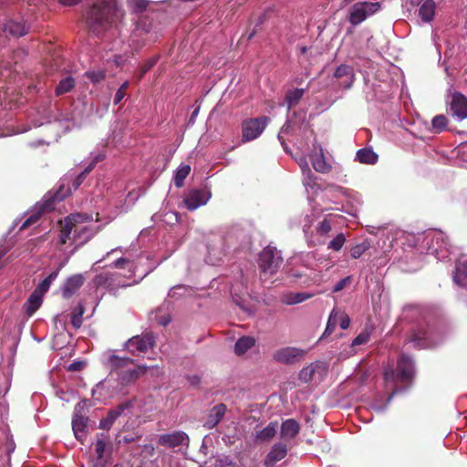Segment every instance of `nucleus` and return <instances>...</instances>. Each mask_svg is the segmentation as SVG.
I'll return each mask as SVG.
<instances>
[{"instance_id": "obj_10", "label": "nucleus", "mask_w": 467, "mask_h": 467, "mask_svg": "<svg viewBox=\"0 0 467 467\" xmlns=\"http://www.w3.org/2000/svg\"><path fill=\"white\" fill-rule=\"evenodd\" d=\"M267 121L266 117L244 120L242 124V140L247 142L258 138L265 130Z\"/></svg>"}, {"instance_id": "obj_21", "label": "nucleus", "mask_w": 467, "mask_h": 467, "mask_svg": "<svg viewBox=\"0 0 467 467\" xmlns=\"http://www.w3.org/2000/svg\"><path fill=\"white\" fill-rule=\"evenodd\" d=\"M28 31L26 24L15 20H7L0 24V34L12 36H25Z\"/></svg>"}, {"instance_id": "obj_20", "label": "nucleus", "mask_w": 467, "mask_h": 467, "mask_svg": "<svg viewBox=\"0 0 467 467\" xmlns=\"http://www.w3.org/2000/svg\"><path fill=\"white\" fill-rule=\"evenodd\" d=\"M334 78L342 79L340 82L342 88H350L355 80L354 69L349 65L341 64L336 68L334 72Z\"/></svg>"}, {"instance_id": "obj_6", "label": "nucleus", "mask_w": 467, "mask_h": 467, "mask_svg": "<svg viewBox=\"0 0 467 467\" xmlns=\"http://www.w3.org/2000/svg\"><path fill=\"white\" fill-rule=\"evenodd\" d=\"M283 263L281 252L275 247L267 246L259 254L261 279L266 281L275 275Z\"/></svg>"}, {"instance_id": "obj_41", "label": "nucleus", "mask_w": 467, "mask_h": 467, "mask_svg": "<svg viewBox=\"0 0 467 467\" xmlns=\"http://www.w3.org/2000/svg\"><path fill=\"white\" fill-rule=\"evenodd\" d=\"M75 86V80L71 77H67L60 80L56 88V95L60 96L69 92Z\"/></svg>"}, {"instance_id": "obj_36", "label": "nucleus", "mask_w": 467, "mask_h": 467, "mask_svg": "<svg viewBox=\"0 0 467 467\" xmlns=\"http://www.w3.org/2000/svg\"><path fill=\"white\" fill-rule=\"evenodd\" d=\"M52 208V204L46 202L44 204H41L40 207L36 208V211L32 213L22 223L20 226V230L26 229V227L30 226L31 224L35 223L38 221L39 217L41 216V213L44 212L45 209H50Z\"/></svg>"}, {"instance_id": "obj_14", "label": "nucleus", "mask_w": 467, "mask_h": 467, "mask_svg": "<svg viewBox=\"0 0 467 467\" xmlns=\"http://www.w3.org/2000/svg\"><path fill=\"white\" fill-rule=\"evenodd\" d=\"M304 350L294 348V347H285L280 349H277L274 355L273 358L275 361L283 363V364H294L301 359L304 355Z\"/></svg>"}, {"instance_id": "obj_42", "label": "nucleus", "mask_w": 467, "mask_h": 467, "mask_svg": "<svg viewBox=\"0 0 467 467\" xmlns=\"http://www.w3.org/2000/svg\"><path fill=\"white\" fill-rule=\"evenodd\" d=\"M149 3L148 0H127V6L131 13L140 14L147 9Z\"/></svg>"}, {"instance_id": "obj_50", "label": "nucleus", "mask_w": 467, "mask_h": 467, "mask_svg": "<svg viewBox=\"0 0 467 467\" xmlns=\"http://www.w3.org/2000/svg\"><path fill=\"white\" fill-rule=\"evenodd\" d=\"M106 439L107 436L104 433H99L97 435L95 449L99 459H101L104 456V452L106 450Z\"/></svg>"}, {"instance_id": "obj_46", "label": "nucleus", "mask_w": 467, "mask_h": 467, "mask_svg": "<svg viewBox=\"0 0 467 467\" xmlns=\"http://www.w3.org/2000/svg\"><path fill=\"white\" fill-rule=\"evenodd\" d=\"M312 296H313L312 294L306 293V292L296 293V294L290 295L285 299V303L287 305L299 304V303H302V302L311 298Z\"/></svg>"}, {"instance_id": "obj_33", "label": "nucleus", "mask_w": 467, "mask_h": 467, "mask_svg": "<svg viewBox=\"0 0 467 467\" xmlns=\"http://www.w3.org/2000/svg\"><path fill=\"white\" fill-rule=\"evenodd\" d=\"M243 289H244V285L239 283H235L231 287V294L234 301L237 306H240L244 312L249 315L254 314V310L245 306L244 301L241 298V294H243Z\"/></svg>"}, {"instance_id": "obj_61", "label": "nucleus", "mask_w": 467, "mask_h": 467, "mask_svg": "<svg viewBox=\"0 0 467 467\" xmlns=\"http://www.w3.org/2000/svg\"><path fill=\"white\" fill-rule=\"evenodd\" d=\"M150 271H151V269H149V270H146V271H143V272L140 273L139 279L138 280H134L133 282H119L117 284V286L126 287V286H129V285H132L134 283H137L140 280H141L144 276H146Z\"/></svg>"}, {"instance_id": "obj_15", "label": "nucleus", "mask_w": 467, "mask_h": 467, "mask_svg": "<svg viewBox=\"0 0 467 467\" xmlns=\"http://www.w3.org/2000/svg\"><path fill=\"white\" fill-rule=\"evenodd\" d=\"M310 161L313 168L319 173H327L332 166L325 157L324 150L319 144H315L310 154Z\"/></svg>"}, {"instance_id": "obj_2", "label": "nucleus", "mask_w": 467, "mask_h": 467, "mask_svg": "<svg viewBox=\"0 0 467 467\" xmlns=\"http://www.w3.org/2000/svg\"><path fill=\"white\" fill-rule=\"evenodd\" d=\"M92 218L86 213H73L60 223L57 244H75L76 247L87 243L98 231L99 227L87 224Z\"/></svg>"}, {"instance_id": "obj_28", "label": "nucleus", "mask_w": 467, "mask_h": 467, "mask_svg": "<svg viewBox=\"0 0 467 467\" xmlns=\"http://www.w3.org/2000/svg\"><path fill=\"white\" fill-rule=\"evenodd\" d=\"M299 430L298 422L293 419H288L281 425V437L285 441H289L297 435Z\"/></svg>"}, {"instance_id": "obj_22", "label": "nucleus", "mask_w": 467, "mask_h": 467, "mask_svg": "<svg viewBox=\"0 0 467 467\" xmlns=\"http://www.w3.org/2000/svg\"><path fill=\"white\" fill-rule=\"evenodd\" d=\"M85 278L81 274L69 276L64 283L61 291L65 298L71 297L84 284Z\"/></svg>"}, {"instance_id": "obj_39", "label": "nucleus", "mask_w": 467, "mask_h": 467, "mask_svg": "<svg viewBox=\"0 0 467 467\" xmlns=\"http://www.w3.org/2000/svg\"><path fill=\"white\" fill-rule=\"evenodd\" d=\"M338 315H339V312L336 308H334L331 311V313L328 317L326 329H325L322 337H320V339L327 336L331 335L334 332V330L337 327V320H338Z\"/></svg>"}, {"instance_id": "obj_43", "label": "nucleus", "mask_w": 467, "mask_h": 467, "mask_svg": "<svg viewBox=\"0 0 467 467\" xmlns=\"http://www.w3.org/2000/svg\"><path fill=\"white\" fill-rule=\"evenodd\" d=\"M190 171L191 168L189 165H182L177 170L173 179L176 187L181 188L183 185L184 180L189 175Z\"/></svg>"}, {"instance_id": "obj_64", "label": "nucleus", "mask_w": 467, "mask_h": 467, "mask_svg": "<svg viewBox=\"0 0 467 467\" xmlns=\"http://www.w3.org/2000/svg\"><path fill=\"white\" fill-rule=\"evenodd\" d=\"M58 395L62 400L69 402L71 398L74 396V392L72 390L70 392H66V393L63 391H60V392H58Z\"/></svg>"}, {"instance_id": "obj_55", "label": "nucleus", "mask_w": 467, "mask_h": 467, "mask_svg": "<svg viewBox=\"0 0 467 467\" xmlns=\"http://www.w3.org/2000/svg\"><path fill=\"white\" fill-rule=\"evenodd\" d=\"M86 76L88 79H90L93 83H99L105 78V72L104 71H87Z\"/></svg>"}, {"instance_id": "obj_47", "label": "nucleus", "mask_w": 467, "mask_h": 467, "mask_svg": "<svg viewBox=\"0 0 467 467\" xmlns=\"http://www.w3.org/2000/svg\"><path fill=\"white\" fill-rule=\"evenodd\" d=\"M190 292H191V289L188 286H185L182 285H178L173 286L170 290L168 296L170 298L178 299V298H181V297L190 294Z\"/></svg>"}, {"instance_id": "obj_58", "label": "nucleus", "mask_w": 467, "mask_h": 467, "mask_svg": "<svg viewBox=\"0 0 467 467\" xmlns=\"http://www.w3.org/2000/svg\"><path fill=\"white\" fill-rule=\"evenodd\" d=\"M350 276H347L345 278L340 279L338 282L335 284L333 287V292L337 293L343 290L346 287V285L350 283Z\"/></svg>"}, {"instance_id": "obj_25", "label": "nucleus", "mask_w": 467, "mask_h": 467, "mask_svg": "<svg viewBox=\"0 0 467 467\" xmlns=\"http://www.w3.org/2000/svg\"><path fill=\"white\" fill-rule=\"evenodd\" d=\"M88 418L85 415H73L72 431L78 441L84 442L87 434Z\"/></svg>"}, {"instance_id": "obj_51", "label": "nucleus", "mask_w": 467, "mask_h": 467, "mask_svg": "<svg viewBox=\"0 0 467 467\" xmlns=\"http://www.w3.org/2000/svg\"><path fill=\"white\" fill-rule=\"evenodd\" d=\"M314 372H315V366L313 364L309 365L300 370L299 379L302 382L307 383L312 379Z\"/></svg>"}, {"instance_id": "obj_9", "label": "nucleus", "mask_w": 467, "mask_h": 467, "mask_svg": "<svg viewBox=\"0 0 467 467\" xmlns=\"http://www.w3.org/2000/svg\"><path fill=\"white\" fill-rule=\"evenodd\" d=\"M410 342L414 347L425 348L436 346L439 340L436 338L435 331L430 329L428 324L422 323L413 329Z\"/></svg>"}, {"instance_id": "obj_35", "label": "nucleus", "mask_w": 467, "mask_h": 467, "mask_svg": "<svg viewBox=\"0 0 467 467\" xmlns=\"http://www.w3.org/2000/svg\"><path fill=\"white\" fill-rule=\"evenodd\" d=\"M306 92V88H294L287 91L285 95V103L287 104L288 111L297 105L300 99L303 98Z\"/></svg>"}, {"instance_id": "obj_32", "label": "nucleus", "mask_w": 467, "mask_h": 467, "mask_svg": "<svg viewBox=\"0 0 467 467\" xmlns=\"http://www.w3.org/2000/svg\"><path fill=\"white\" fill-rule=\"evenodd\" d=\"M378 158V154L370 148L360 149L356 153V161L363 164H375Z\"/></svg>"}, {"instance_id": "obj_63", "label": "nucleus", "mask_w": 467, "mask_h": 467, "mask_svg": "<svg viewBox=\"0 0 467 467\" xmlns=\"http://www.w3.org/2000/svg\"><path fill=\"white\" fill-rule=\"evenodd\" d=\"M126 96V92L123 91L122 89H118L115 96H114V99H113V102L115 105H118L121 102V100L125 98Z\"/></svg>"}, {"instance_id": "obj_12", "label": "nucleus", "mask_w": 467, "mask_h": 467, "mask_svg": "<svg viewBox=\"0 0 467 467\" xmlns=\"http://www.w3.org/2000/svg\"><path fill=\"white\" fill-rule=\"evenodd\" d=\"M210 198V192L202 189H194L186 194L183 202L188 210L194 211L199 207L205 205Z\"/></svg>"}, {"instance_id": "obj_27", "label": "nucleus", "mask_w": 467, "mask_h": 467, "mask_svg": "<svg viewBox=\"0 0 467 467\" xmlns=\"http://www.w3.org/2000/svg\"><path fill=\"white\" fill-rule=\"evenodd\" d=\"M44 295L39 293L37 290H34L26 303L23 306V309L28 317H31L42 305Z\"/></svg>"}, {"instance_id": "obj_24", "label": "nucleus", "mask_w": 467, "mask_h": 467, "mask_svg": "<svg viewBox=\"0 0 467 467\" xmlns=\"http://www.w3.org/2000/svg\"><path fill=\"white\" fill-rule=\"evenodd\" d=\"M130 407V403H123L116 407L115 409L109 411L107 417L103 418L99 421V429L109 430L115 420L124 412L126 409Z\"/></svg>"}, {"instance_id": "obj_18", "label": "nucleus", "mask_w": 467, "mask_h": 467, "mask_svg": "<svg viewBox=\"0 0 467 467\" xmlns=\"http://www.w3.org/2000/svg\"><path fill=\"white\" fill-rule=\"evenodd\" d=\"M187 441V434L182 431L161 434L158 439L159 443L167 448H174L182 445Z\"/></svg>"}, {"instance_id": "obj_8", "label": "nucleus", "mask_w": 467, "mask_h": 467, "mask_svg": "<svg viewBox=\"0 0 467 467\" xmlns=\"http://www.w3.org/2000/svg\"><path fill=\"white\" fill-rule=\"evenodd\" d=\"M157 37L156 34L151 32L146 21L141 20L136 24L130 35V47L138 51L147 43L155 42Z\"/></svg>"}, {"instance_id": "obj_48", "label": "nucleus", "mask_w": 467, "mask_h": 467, "mask_svg": "<svg viewBox=\"0 0 467 467\" xmlns=\"http://www.w3.org/2000/svg\"><path fill=\"white\" fill-rule=\"evenodd\" d=\"M447 126V119L443 115H437L431 120L432 130L440 133L445 130Z\"/></svg>"}, {"instance_id": "obj_3", "label": "nucleus", "mask_w": 467, "mask_h": 467, "mask_svg": "<svg viewBox=\"0 0 467 467\" xmlns=\"http://www.w3.org/2000/svg\"><path fill=\"white\" fill-rule=\"evenodd\" d=\"M414 362L412 358L405 354L401 355L398 362V371L390 366L385 368L383 376L386 388H394V390L387 400V404H389L393 397L400 391V389L396 387L397 381L406 382L410 380L414 375Z\"/></svg>"}, {"instance_id": "obj_56", "label": "nucleus", "mask_w": 467, "mask_h": 467, "mask_svg": "<svg viewBox=\"0 0 467 467\" xmlns=\"http://www.w3.org/2000/svg\"><path fill=\"white\" fill-rule=\"evenodd\" d=\"M297 163L302 171V174H309L311 169L308 164V161L306 156H302L297 160Z\"/></svg>"}, {"instance_id": "obj_54", "label": "nucleus", "mask_w": 467, "mask_h": 467, "mask_svg": "<svg viewBox=\"0 0 467 467\" xmlns=\"http://www.w3.org/2000/svg\"><path fill=\"white\" fill-rule=\"evenodd\" d=\"M159 57H152L149 58L145 64L141 67V72L139 76V79L142 78L143 76L152 67L156 65Z\"/></svg>"}, {"instance_id": "obj_44", "label": "nucleus", "mask_w": 467, "mask_h": 467, "mask_svg": "<svg viewBox=\"0 0 467 467\" xmlns=\"http://www.w3.org/2000/svg\"><path fill=\"white\" fill-rule=\"evenodd\" d=\"M317 176L310 171L309 174L303 175V184L306 188V191L309 192L310 191L314 193L318 190V185L317 183Z\"/></svg>"}, {"instance_id": "obj_17", "label": "nucleus", "mask_w": 467, "mask_h": 467, "mask_svg": "<svg viewBox=\"0 0 467 467\" xmlns=\"http://www.w3.org/2000/svg\"><path fill=\"white\" fill-rule=\"evenodd\" d=\"M6 407L0 403V438L6 440V455L5 462L10 461V454L15 451L16 445L13 441H9V429L5 423Z\"/></svg>"}, {"instance_id": "obj_34", "label": "nucleus", "mask_w": 467, "mask_h": 467, "mask_svg": "<svg viewBox=\"0 0 467 467\" xmlns=\"http://www.w3.org/2000/svg\"><path fill=\"white\" fill-rule=\"evenodd\" d=\"M277 429L276 421L270 422L265 428L256 432L255 439L263 442L269 441L275 436Z\"/></svg>"}, {"instance_id": "obj_31", "label": "nucleus", "mask_w": 467, "mask_h": 467, "mask_svg": "<svg viewBox=\"0 0 467 467\" xmlns=\"http://www.w3.org/2000/svg\"><path fill=\"white\" fill-rule=\"evenodd\" d=\"M467 277V257H463L460 259L455 266V272L453 275L454 282L461 285L464 286V279Z\"/></svg>"}, {"instance_id": "obj_29", "label": "nucleus", "mask_w": 467, "mask_h": 467, "mask_svg": "<svg viewBox=\"0 0 467 467\" xmlns=\"http://www.w3.org/2000/svg\"><path fill=\"white\" fill-rule=\"evenodd\" d=\"M104 158H105V154L102 153V152L96 153L93 156V160L88 165V167L77 178H75L73 180V182H72V188H73L74 191L78 189V187L84 182V180L86 178V175L94 168L96 163H98L99 161L104 160Z\"/></svg>"}, {"instance_id": "obj_1", "label": "nucleus", "mask_w": 467, "mask_h": 467, "mask_svg": "<svg viewBox=\"0 0 467 467\" xmlns=\"http://www.w3.org/2000/svg\"><path fill=\"white\" fill-rule=\"evenodd\" d=\"M124 16L118 0H96L87 14V23L97 36L107 32L115 36L119 32Z\"/></svg>"}, {"instance_id": "obj_60", "label": "nucleus", "mask_w": 467, "mask_h": 467, "mask_svg": "<svg viewBox=\"0 0 467 467\" xmlns=\"http://www.w3.org/2000/svg\"><path fill=\"white\" fill-rule=\"evenodd\" d=\"M338 319H339V327L342 328V329H347L349 327V324H350V318L348 317V315L346 314H340L338 315Z\"/></svg>"}, {"instance_id": "obj_57", "label": "nucleus", "mask_w": 467, "mask_h": 467, "mask_svg": "<svg viewBox=\"0 0 467 467\" xmlns=\"http://www.w3.org/2000/svg\"><path fill=\"white\" fill-rule=\"evenodd\" d=\"M331 230L330 222L327 219H324L322 222L318 223L317 232L321 235L327 234Z\"/></svg>"}, {"instance_id": "obj_62", "label": "nucleus", "mask_w": 467, "mask_h": 467, "mask_svg": "<svg viewBox=\"0 0 467 467\" xmlns=\"http://www.w3.org/2000/svg\"><path fill=\"white\" fill-rule=\"evenodd\" d=\"M86 408H87V401L86 400L79 401L75 407L73 415H85Z\"/></svg>"}, {"instance_id": "obj_13", "label": "nucleus", "mask_w": 467, "mask_h": 467, "mask_svg": "<svg viewBox=\"0 0 467 467\" xmlns=\"http://www.w3.org/2000/svg\"><path fill=\"white\" fill-rule=\"evenodd\" d=\"M419 6L418 15L421 21L430 23L436 13V3L433 0H407L406 6Z\"/></svg>"}, {"instance_id": "obj_30", "label": "nucleus", "mask_w": 467, "mask_h": 467, "mask_svg": "<svg viewBox=\"0 0 467 467\" xmlns=\"http://www.w3.org/2000/svg\"><path fill=\"white\" fill-rule=\"evenodd\" d=\"M256 340L254 337H241L234 345V353L237 356L245 354L249 349L255 346Z\"/></svg>"}, {"instance_id": "obj_53", "label": "nucleus", "mask_w": 467, "mask_h": 467, "mask_svg": "<svg viewBox=\"0 0 467 467\" xmlns=\"http://www.w3.org/2000/svg\"><path fill=\"white\" fill-rule=\"evenodd\" d=\"M370 337V333L368 331H362L359 333L352 341V347L360 346L366 344Z\"/></svg>"}, {"instance_id": "obj_19", "label": "nucleus", "mask_w": 467, "mask_h": 467, "mask_svg": "<svg viewBox=\"0 0 467 467\" xmlns=\"http://www.w3.org/2000/svg\"><path fill=\"white\" fill-rule=\"evenodd\" d=\"M225 253L226 252L223 246V241L219 239L215 244H208L205 262L208 265H215L222 261L223 257L225 255Z\"/></svg>"}, {"instance_id": "obj_59", "label": "nucleus", "mask_w": 467, "mask_h": 467, "mask_svg": "<svg viewBox=\"0 0 467 467\" xmlns=\"http://www.w3.org/2000/svg\"><path fill=\"white\" fill-rule=\"evenodd\" d=\"M113 277V275H109V274H101L97 276L96 278V281L98 283V285H106L108 286H110L111 285V279Z\"/></svg>"}, {"instance_id": "obj_16", "label": "nucleus", "mask_w": 467, "mask_h": 467, "mask_svg": "<svg viewBox=\"0 0 467 467\" xmlns=\"http://www.w3.org/2000/svg\"><path fill=\"white\" fill-rule=\"evenodd\" d=\"M450 109L457 120L467 119V98L462 93L455 92L451 97Z\"/></svg>"}, {"instance_id": "obj_40", "label": "nucleus", "mask_w": 467, "mask_h": 467, "mask_svg": "<svg viewBox=\"0 0 467 467\" xmlns=\"http://www.w3.org/2000/svg\"><path fill=\"white\" fill-rule=\"evenodd\" d=\"M59 269L51 272L35 289L45 295L48 291L50 285L57 277Z\"/></svg>"}, {"instance_id": "obj_52", "label": "nucleus", "mask_w": 467, "mask_h": 467, "mask_svg": "<svg viewBox=\"0 0 467 467\" xmlns=\"http://www.w3.org/2000/svg\"><path fill=\"white\" fill-rule=\"evenodd\" d=\"M345 242V235L343 234H338L333 240L329 242L327 248L334 251H339L344 245Z\"/></svg>"}, {"instance_id": "obj_49", "label": "nucleus", "mask_w": 467, "mask_h": 467, "mask_svg": "<svg viewBox=\"0 0 467 467\" xmlns=\"http://www.w3.org/2000/svg\"><path fill=\"white\" fill-rule=\"evenodd\" d=\"M84 314V308L82 305H78L71 314V324L75 328H79L82 325V316Z\"/></svg>"}, {"instance_id": "obj_4", "label": "nucleus", "mask_w": 467, "mask_h": 467, "mask_svg": "<svg viewBox=\"0 0 467 467\" xmlns=\"http://www.w3.org/2000/svg\"><path fill=\"white\" fill-rule=\"evenodd\" d=\"M418 241H422L426 245L428 254L434 255L438 260L451 259V245L447 235L441 231H431L420 235Z\"/></svg>"}, {"instance_id": "obj_38", "label": "nucleus", "mask_w": 467, "mask_h": 467, "mask_svg": "<svg viewBox=\"0 0 467 467\" xmlns=\"http://www.w3.org/2000/svg\"><path fill=\"white\" fill-rule=\"evenodd\" d=\"M112 265L116 268H128L130 274V276L134 275L136 272H139V266L135 265L133 261H130V259L126 257H120L117 259Z\"/></svg>"}, {"instance_id": "obj_45", "label": "nucleus", "mask_w": 467, "mask_h": 467, "mask_svg": "<svg viewBox=\"0 0 467 467\" xmlns=\"http://www.w3.org/2000/svg\"><path fill=\"white\" fill-rule=\"evenodd\" d=\"M370 248V243L368 240H365L360 244L354 245L350 249V255L354 259L359 258L366 251Z\"/></svg>"}, {"instance_id": "obj_23", "label": "nucleus", "mask_w": 467, "mask_h": 467, "mask_svg": "<svg viewBox=\"0 0 467 467\" xmlns=\"http://www.w3.org/2000/svg\"><path fill=\"white\" fill-rule=\"evenodd\" d=\"M227 410L226 406L223 403L215 405L211 410L207 417V420L203 423V427L207 430L214 428L223 418Z\"/></svg>"}, {"instance_id": "obj_11", "label": "nucleus", "mask_w": 467, "mask_h": 467, "mask_svg": "<svg viewBox=\"0 0 467 467\" xmlns=\"http://www.w3.org/2000/svg\"><path fill=\"white\" fill-rule=\"evenodd\" d=\"M154 337L151 334L135 336L125 343V348L132 355L140 356L153 347Z\"/></svg>"}, {"instance_id": "obj_7", "label": "nucleus", "mask_w": 467, "mask_h": 467, "mask_svg": "<svg viewBox=\"0 0 467 467\" xmlns=\"http://www.w3.org/2000/svg\"><path fill=\"white\" fill-rule=\"evenodd\" d=\"M381 8L379 2H358L349 10L348 22L352 26H358L368 17L379 12Z\"/></svg>"}, {"instance_id": "obj_37", "label": "nucleus", "mask_w": 467, "mask_h": 467, "mask_svg": "<svg viewBox=\"0 0 467 467\" xmlns=\"http://www.w3.org/2000/svg\"><path fill=\"white\" fill-rule=\"evenodd\" d=\"M70 181H71V178H69L68 176L65 177L62 180L59 189L57 191V192L53 196L54 202H61L68 194L71 193L72 190L68 185Z\"/></svg>"}, {"instance_id": "obj_5", "label": "nucleus", "mask_w": 467, "mask_h": 467, "mask_svg": "<svg viewBox=\"0 0 467 467\" xmlns=\"http://www.w3.org/2000/svg\"><path fill=\"white\" fill-rule=\"evenodd\" d=\"M108 365L112 371H116L123 382H129L144 373L148 366H139L136 368L130 358L110 355L108 359Z\"/></svg>"}, {"instance_id": "obj_26", "label": "nucleus", "mask_w": 467, "mask_h": 467, "mask_svg": "<svg viewBox=\"0 0 467 467\" xmlns=\"http://www.w3.org/2000/svg\"><path fill=\"white\" fill-rule=\"evenodd\" d=\"M287 454L286 445L275 443L266 456L265 464L267 467H273L277 462L283 460Z\"/></svg>"}]
</instances>
